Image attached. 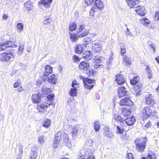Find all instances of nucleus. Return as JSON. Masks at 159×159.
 Masks as SVG:
<instances>
[{
  "mask_svg": "<svg viewBox=\"0 0 159 159\" xmlns=\"http://www.w3.org/2000/svg\"><path fill=\"white\" fill-rule=\"evenodd\" d=\"M147 139L146 137H144L140 139H137L135 140V143L136 144L137 150L141 152L144 151L146 148V145L147 142Z\"/></svg>",
  "mask_w": 159,
  "mask_h": 159,
  "instance_id": "obj_1",
  "label": "nucleus"
},
{
  "mask_svg": "<svg viewBox=\"0 0 159 159\" xmlns=\"http://www.w3.org/2000/svg\"><path fill=\"white\" fill-rule=\"evenodd\" d=\"M89 64L84 61L81 62L79 64V69L89 76L93 75L94 73L93 69H89Z\"/></svg>",
  "mask_w": 159,
  "mask_h": 159,
  "instance_id": "obj_2",
  "label": "nucleus"
},
{
  "mask_svg": "<svg viewBox=\"0 0 159 159\" xmlns=\"http://www.w3.org/2000/svg\"><path fill=\"white\" fill-rule=\"evenodd\" d=\"M142 112L143 117L145 118H148L152 116V111L150 107H145L142 110Z\"/></svg>",
  "mask_w": 159,
  "mask_h": 159,
  "instance_id": "obj_3",
  "label": "nucleus"
},
{
  "mask_svg": "<svg viewBox=\"0 0 159 159\" xmlns=\"http://www.w3.org/2000/svg\"><path fill=\"white\" fill-rule=\"evenodd\" d=\"M146 103L147 104L153 106L154 105L155 102L154 101V98L152 94L148 93L146 95L145 97Z\"/></svg>",
  "mask_w": 159,
  "mask_h": 159,
  "instance_id": "obj_4",
  "label": "nucleus"
},
{
  "mask_svg": "<svg viewBox=\"0 0 159 159\" xmlns=\"http://www.w3.org/2000/svg\"><path fill=\"white\" fill-rule=\"evenodd\" d=\"M136 120L135 117L132 116L131 117H129L124 120V126H132L133 125L135 122Z\"/></svg>",
  "mask_w": 159,
  "mask_h": 159,
  "instance_id": "obj_5",
  "label": "nucleus"
},
{
  "mask_svg": "<svg viewBox=\"0 0 159 159\" xmlns=\"http://www.w3.org/2000/svg\"><path fill=\"white\" fill-rule=\"evenodd\" d=\"M92 44L93 49H96L95 51L99 52L102 50V46L99 42L94 41L92 42Z\"/></svg>",
  "mask_w": 159,
  "mask_h": 159,
  "instance_id": "obj_6",
  "label": "nucleus"
},
{
  "mask_svg": "<svg viewBox=\"0 0 159 159\" xmlns=\"http://www.w3.org/2000/svg\"><path fill=\"white\" fill-rule=\"evenodd\" d=\"M119 104L120 105H126L129 106L133 105V102L129 98H125L121 99L119 102Z\"/></svg>",
  "mask_w": 159,
  "mask_h": 159,
  "instance_id": "obj_7",
  "label": "nucleus"
},
{
  "mask_svg": "<svg viewBox=\"0 0 159 159\" xmlns=\"http://www.w3.org/2000/svg\"><path fill=\"white\" fill-rule=\"evenodd\" d=\"M103 134L107 138L112 139L114 138L113 133L111 130H109V128L108 127H105L103 129Z\"/></svg>",
  "mask_w": 159,
  "mask_h": 159,
  "instance_id": "obj_8",
  "label": "nucleus"
},
{
  "mask_svg": "<svg viewBox=\"0 0 159 159\" xmlns=\"http://www.w3.org/2000/svg\"><path fill=\"white\" fill-rule=\"evenodd\" d=\"M142 85V83H140L135 86L132 90L133 93L136 96L140 95L141 94L140 91H141V86Z\"/></svg>",
  "mask_w": 159,
  "mask_h": 159,
  "instance_id": "obj_9",
  "label": "nucleus"
},
{
  "mask_svg": "<svg viewBox=\"0 0 159 159\" xmlns=\"http://www.w3.org/2000/svg\"><path fill=\"white\" fill-rule=\"evenodd\" d=\"M116 81L118 85H121L125 82V79L123 75L122 74H117L116 76Z\"/></svg>",
  "mask_w": 159,
  "mask_h": 159,
  "instance_id": "obj_10",
  "label": "nucleus"
},
{
  "mask_svg": "<svg viewBox=\"0 0 159 159\" xmlns=\"http://www.w3.org/2000/svg\"><path fill=\"white\" fill-rule=\"evenodd\" d=\"M118 96L120 97H122L127 95L128 92L126 91L125 88L123 86L119 87L118 89Z\"/></svg>",
  "mask_w": 159,
  "mask_h": 159,
  "instance_id": "obj_11",
  "label": "nucleus"
},
{
  "mask_svg": "<svg viewBox=\"0 0 159 159\" xmlns=\"http://www.w3.org/2000/svg\"><path fill=\"white\" fill-rule=\"evenodd\" d=\"M52 72V68L49 66L47 65L46 66L45 70L43 73V79L45 81L47 78V76Z\"/></svg>",
  "mask_w": 159,
  "mask_h": 159,
  "instance_id": "obj_12",
  "label": "nucleus"
},
{
  "mask_svg": "<svg viewBox=\"0 0 159 159\" xmlns=\"http://www.w3.org/2000/svg\"><path fill=\"white\" fill-rule=\"evenodd\" d=\"M113 119L119 123L120 125L124 126V120L121 116L117 114H114L113 116Z\"/></svg>",
  "mask_w": 159,
  "mask_h": 159,
  "instance_id": "obj_13",
  "label": "nucleus"
},
{
  "mask_svg": "<svg viewBox=\"0 0 159 159\" xmlns=\"http://www.w3.org/2000/svg\"><path fill=\"white\" fill-rule=\"evenodd\" d=\"M113 119L119 123L120 125L124 126V120L121 116L117 114H114L113 116Z\"/></svg>",
  "mask_w": 159,
  "mask_h": 159,
  "instance_id": "obj_14",
  "label": "nucleus"
},
{
  "mask_svg": "<svg viewBox=\"0 0 159 159\" xmlns=\"http://www.w3.org/2000/svg\"><path fill=\"white\" fill-rule=\"evenodd\" d=\"M136 9L135 10L136 12L140 16H144L146 12L143 6H138V4H137V7H135Z\"/></svg>",
  "mask_w": 159,
  "mask_h": 159,
  "instance_id": "obj_15",
  "label": "nucleus"
},
{
  "mask_svg": "<svg viewBox=\"0 0 159 159\" xmlns=\"http://www.w3.org/2000/svg\"><path fill=\"white\" fill-rule=\"evenodd\" d=\"M62 136L64 144L68 148H70L71 146V144L67 134L65 133H64L62 134Z\"/></svg>",
  "mask_w": 159,
  "mask_h": 159,
  "instance_id": "obj_16",
  "label": "nucleus"
},
{
  "mask_svg": "<svg viewBox=\"0 0 159 159\" xmlns=\"http://www.w3.org/2000/svg\"><path fill=\"white\" fill-rule=\"evenodd\" d=\"M82 57L85 61H89V60L91 59L92 58L93 56L90 51H87L84 53Z\"/></svg>",
  "mask_w": 159,
  "mask_h": 159,
  "instance_id": "obj_17",
  "label": "nucleus"
},
{
  "mask_svg": "<svg viewBox=\"0 0 159 159\" xmlns=\"http://www.w3.org/2000/svg\"><path fill=\"white\" fill-rule=\"evenodd\" d=\"M115 126L116 127V133L117 134H122L125 131V129H127L126 127L125 126H123L122 125H115Z\"/></svg>",
  "mask_w": 159,
  "mask_h": 159,
  "instance_id": "obj_18",
  "label": "nucleus"
},
{
  "mask_svg": "<svg viewBox=\"0 0 159 159\" xmlns=\"http://www.w3.org/2000/svg\"><path fill=\"white\" fill-rule=\"evenodd\" d=\"M93 7H95L96 8L97 10L98 9L99 10H101L103 8L104 5L101 0H96L95 1V5Z\"/></svg>",
  "mask_w": 159,
  "mask_h": 159,
  "instance_id": "obj_19",
  "label": "nucleus"
},
{
  "mask_svg": "<svg viewBox=\"0 0 159 159\" xmlns=\"http://www.w3.org/2000/svg\"><path fill=\"white\" fill-rule=\"evenodd\" d=\"M24 146L21 144L18 145L19 152L17 155V159H21L22 157V155L24 150Z\"/></svg>",
  "mask_w": 159,
  "mask_h": 159,
  "instance_id": "obj_20",
  "label": "nucleus"
},
{
  "mask_svg": "<svg viewBox=\"0 0 159 159\" xmlns=\"http://www.w3.org/2000/svg\"><path fill=\"white\" fill-rule=\"evenodd\" d=\"M50 105L49 104H47L46 105H44V104L38 105L37 107V109L39 111L43 112Z\"/></svg>",
  "mask_w": 159,
  "mask_h": 159,
  "instance_id": "obj_21",
  "label": "nucleus"
},
{
  "mask_svg": "<svg viewBox=\"0 0 159 159\" xmlns=\"http://www.w3.org/2000/svg\"><path fill=\"white\" fill-rule=\"evenodd\" d=\"M137 2L138 0H126L127 4L131 8H134L137 7V4H138L135 2Z\"/></svg>",
  "mask_w": 159,
  "mask_h": 159,
  "instance_id": "obj_22",
  "label": "nucleus"
},
{
  "mask_svg": "<svg viewBox=\"0 0 159 159\" xmlns=\"http://www.w3.org/2000/svg\"><path fill=\"white\" fill-rule=\"evenodd\" d=\"M40 97L38 94H34L32 95V99L34 103L37 104L40 102Z\"/></svg>",
  "mask_w": 159,
  "mask_h": 159,
  "instance_id": "obj_23",
  "label": "nucleus"
},
{
  "mask_svg": "<svg viewBox=\"0 0 159 159\" xmlns=\"http://www.w3.org/2000/svg\"><path fill=\"white\" fill-rule=\"evenodd\" d=\"M48 81L50 83L53 84H56L57 82V79L54 75H52L49 76L48 79Z\"/></svg>",
  "mask_w": 159,
  "mask_h": 159,
  "instance_id": "obj_24",
  "label": "nucleus"
},
{
  "mask_svg": "<svg viewBox=\"0 0 159 159\" xmlns=\"http://www.w3.org/2000/svg\"><path fill=\"white\" fill-rule=\"evenodd\" d=\"M14 57V56L11 52H6V56L5 57V61H11L12 59Z\"/></svg>",
  "mask_w": 159,
  "mask_h": 159,
  "instance_id": "obj_25",
  "label": "nucleus"
},
{
  "mask_svg": "<svg viewBox=\"0 0 159 159\" xmlns=\"http://www.w3.org/2000/svg\"><path fill=\"white\" fill-rule=\"evenodd\" d=\"M70 34V38L71 40L73 42H75L77 41L80 38L78 34L74 33H69Z\"/></svg>",
  "mask_w": 159,
  "mask_h": 159,
  "instance_id": "obj_26",
  "label": "nucleus"
},
{
  "mask_svg": "<svg viewBox=\"0 0 159 159\" xmlns=\"http://www.w3.org/2000/svg\"><path fill=\"white\" fill-rule=\"evenodd\" d=\"M122 112L123 116L126 117L131 114V111L128 108H123L122 110Z\"/></svg>",
  "mask_w": 159,
  "mask_h": 159,
  "instance_id": "obj_27",
  "label": "nucleus"
},
{
  "mask_svg": "<svg viewBox=\"0 0 159 159\" xmlns=\"http://www.w3.org/2000/svg\"><path fill=\"white\" fill-rule=\"evenodd\" d=\"M75 51V52L77 54L81 53L83 51V48L82 45L80 44L76 45Z\"/></svg>",
  "mask_w": 159,
  "mask_h": 159,
  "instance_id": "obj_28",
  "label": "nucleus"
},
{
  "mask_svg": "<svg viewBox=\"0 0 159 159\" xmlns=\"http://www.w3.org/2000/svg\"><path fill=\"white\" fill-rule=\"evenodd\" d=\"M52 0H42L40 1V3L43 4L44 7H48L50 4L52 2Z\"/></svg>",
  "mask_w": 159,
  "mask_h": 159,
  "instance_id": "obj_29",
  "label": "nucleus"
},
{
  "mask_svg": "<svg viewBox=\"0 0 159 159\" xmlns=\"http://www.w3.org/2000/svg\"><path fill=\"white\" fill-rule=\"evenodd\" d=\"M77 87H72L70 90V94L71 96H76L77 95Z\"/></svg>",
  "mask_w": 159,
  "mask_h": 159,
  "instance_id": "obj_30",
  "label": "nucleus"
},
{
  "mask_svg": "<svg viewBox=\"0 0 159 159\" xmlns=\"http://www.w3.org/2000/svg\"><path fill=\"white\" fill-rule=\"evenodd\" d=\"M33 6L32 3L30 1H28L24 4L25 7L29 10L32 9Z\"/></svg>",
  "mask_w": 159,
  "mask_h": 159,
  "instance_id": "obj_31",
  "label": "nucleus"
},
{
  "mask_svg": "<svg viewBox=\"0 0 159 159\" xmlns=\"http://www.w3.org/2000/svg\"><path fill=\"white\" fill-rule=\"evenodd\" d=\"M94 128L96 132H98L99 131L100 128V123L98 121H95L93 122Z\"/></svg>",
  "mask_w": 159,
  "mask_h": 159,
  "instance_id": "obj_32",
  "label": "nucleus"
},
{
  "mask_svg": "<svg viewBox=\"0 0 159 159\" xmlns=\"http://www.w3.org/2000/svg\"><path fill=\"white\" fill-rule=\"evenodd\" d=\"M46 137L43 135H40L38 138V141L41 144H43L46 140Z\"/></svg>",
  "mask_w": 159,
  "mask_h": 159,
  "instance_id": "obj_33",
  "label": "nucleus"
},
{
  "mask_svg": "<svg viewBox=\"0 0 159 159\" xmlns=\"http://www.w3.org/2000/svg\"><path fill=\"white\" fill-rule=\"evenodd\" d=\"M5 43L7 49L10 47L14 48L17 46L14 43L10 41H7Z\"/></svg>",
  "mask_w": 159,
  "mask_h": 159,
  "instance_id": "obj_34",
  "label": "nucleus"
},
{
  "mask_svg": "<svg viewBox=\"0 0 159 159\" xmlns=\"http://www.w3.org/2000/svg\"><path fill=\"white\" fill-rule=\"evenodd\" d=\"M83 42V45L85 47H86L88 44L91 43V39L89 38H86L84 39Z\"/></svg>",
  "mask_w": 159,
  "mask_h": 159,
  "instance_id": "obj_35",
  "label": "nucleus"
},
{
  "mask_svg": "<svg viewBox=\"0 0 159 159\" xmlns=\"http://www.w3.org/2000/svg\"><path fill=\"white\" fill-rule=\"evenodd\" d=\"M51 123V121L50 120L46 119L44 121L42 125L43 127L48 128L50 125Z\"/></svg>",
  "mask_w": 159,
  "mask_h": 159,
  "instance_id": "obj_36",
  "label": "nucleus"
},
{
  "mask_svg": "<svg viewBox=\"0 0 159 159\" xmlns=\"http://www.w3.org/2000/svg\"><path fill=\"white\" fill-rule=\"evenodd\" d=\"M139 81V77L138 76H136L133 79L130 80V83L131 84L133 85L137 84Z\"/></svg>",
  "mask_w": 159,
  "mask_h": 159,
  "instance_id": "obj_37",
  "label": "nucleus"
},
{
  "mask_svg": "<svg viewBox=\"0 0 159 159\" xmlns=\"http://www.w3.org/2000/svg\"><path fill=\"white\" fill-rule=\"evenodd\" d=\"M5 50L7 51L8 50H10L9 49H7L6 47V43H0V51Z\"/></svg>",
  "mask_w": 159,
  "mask_h": 159,
  "instance_id": "obj_38",
  "label": "nucleus"
},
{
  "mask_svg": "<svg viewBox=\"0 0 159 159\" xmlns=\"http://www.w3.org/2000/svg\"><path fill=\"white\" fill-rule=\"evenodd\" d=\"M123 61L124 62L125 61L126 62V65H130L132 63V62L131 60L128 58L127 56H125L123 57Z\"/></svg>",
  "mask_w": 159,
  "mask_h": 159,
  "instance_id": "obj_39",
  "label": "nucleus"
},
{
  "mask_svg": "<svg viewBox=\"0 0 159 159\" xmlns=\"http://www.w3.org/2000/svg\"><path fill=\"white\" fill-rule=\"evenodd\" d=\"M88 33L89 31L88 30L86 29H84V30H83V31L81 32V33L80 34H78L79 36V37L80 38H83L87 35L88 34Z\"/></svg>",
  "mask_w": 159,
  "mask_h": 159,
  "instance_id": "obj_40",
  "label": "nucleus"
},
{
  "mask_svg": "<svg viewBox=\"0 0 159 159\" xmlns=\"http://www.w3.org/2000/svg\"><path fill=\"white\" fill-rule=\"evenodd\" d=\"M77 28V25L75 23H73L71 24L69 26V30L71 31L75 30Z\"/></svg>",
  "mask_w": 159,
  "mask_h": 159,
  "instance_id": "obj_41",
  "label": "nucleus"
},
{
  "mask_svg": "<svg viewBox=\"0 0 159 159\" xmlns=\"http://www.w3.org/2000/svg\"><path fill=\"white\" fill-rule=\"evenodd\" d=\"M24 28L23 24L22 23H18L17 24V31L20 32L22 31Z\"/></svg>",
  "mask_w": 159,
  "mask_h": 159,
  "instance_id": "obj_42",
  "label": "nucleus"
},
{
  "mask_svg": "<svg viewBox=\"0 0 159 159\" xmlns=\"http://www.w3.org/2000/svg\"><path fill=\"white\" fill-rule=\"evenodd\" d=\"M78 132V129L77 127H74L72 131V136L73 137H75L77 135Z\"/></svg>",
  "mask_w": 159,
  "mask_h": 159,
  "instance_id": "obj_43",
  "label": "nucleus"
},
{
  "mask_svg": "<svg viewBox=\"0 0 159 159\" xmlns=\"http://www.w3.org/2000/svg\"><path fill=\"white\" fill-rule=\"evenodd\" d=\"M84 87L85 88L88 89H91L93 87V84H88L85 82L84 80Z\"/></svg>",
  "mask_w": 159,
  "mask_h": 159,
  "instance_id": "obj_44",
  "label": "nucleus"
},
{
  "mask_svg": "<svg viewBox=\"0 0 159 159\" xmlns=\"http://www.w3.org/2000/svg\"><path fill=\"white\" fill-rule=\"evenodd\" d=\"M141 22L142 24L144 25L149 24L150 23L149 20L147 18H144L141 20Z\"/></svg>",
  "mask_w": 159,
  "mask_h": 159,
  "instance_id": "obj_45",
  "label": "nucleus"
},
{
  "mask_svg": "<svg viewBox=\"0 0 159 159\" xmlns=\"http://www.w3.org/2000/svg\"><path fill=\"white\" fill-rule=\"evenodd\" d=\"M6 53L4 52L3 53L0 54V61H5V57L6 56Z\"/></svg>",
  "mask_w": 159,
  "mask_h": 159,
  "instance_id": "obj_46",
  "label": "nucleus"
},
{
  "mask_svg": "<svg viewBox=\"0 0 159 159\" xmlns=\"http://www.w3.org/2000/svg\"><path fill=\"white\" fill-rule=\"evenodd\" d=\"M97 10V9L95 7H92L91 8V10L89 12L90 15L92 16H93L94 15V12L96 11Z\"/></svg>",
  "mask_w": 159,
  "mask_h": 159,
  "instance_id": "obj_47",
  "label": "nucleus"
},
{
  "mask_svg": "<svg viewBox=\"0 0 159 159\" xmlns=\"http://www.w3.org/2000/svg\"><path fill=\"white\" fill-rule=\"evenodd\" d=\"M37 156V153L31 152L30 158L31 159H35Z\"/></svg>",
  "mask_w": 159,
  "mask_h": 159,
  "instance_id": "obj_48",
  "label": "nucleus"
},
{
  "mask_svg": "<svg viewBox=\"0 0 159 159\" xmlns=\"http://www.w3.org/2000/svg\"><path fill=\"white\" fill-rule=\"evenodd\" d=\"M120 51L121 55H123L126 52L125 47V46H123L120 47Z\"/></svg>",
  "mask_w": 159,
  "mask_h": 159,
  "instance_id": "obj_49",
  "label": "nucleus"
},
{
  "mask_svg": "<svg viewBox=\"0 0 159 159\" xmlns=\"http://www.w3.org/2000/svg\"><path fill=\"white\" fill-rule=\"evenodd\" d=\"M84 154L86 156L89 157V156H90V154L91 153V151L89 149H84Z\"/></svg>",
  "mask_w": 159,
  "mask_h": 159,
  "instance_id": "obj_50",
  "label": "nucleus"
},
{
  "mask_svg": "<svg viewBox=\"0 0 159 159\" xmlns=\"http://www.w3.org/2000/svg\"><path fill=\"white\" fill-rule=\"evenodd\" d=\"M84 26L82 25H80L79 27L77 28V30H78V32H80L82 30H84L85 29Z\"/></svg>",
  "mask_w": 159,
  "mask_h": 159,
  "instance_id": "obj_51",
  "label": "nucleus"
},
{
  "mask_svg": "<svg viewBox=\"0 0 159 159\" xmlns=\"http://www.w3.org/2000/svg\"><path fill=\"white\" fill-rule=\"evenodd\" d=\"M79 84V83H77V81L74 80L71 84V86L72 87H77V86Z\"/></svg>",
  "mask_w": 159,
  "mask_h": 159,
  "instance_id": "obj_52",
  "label": "nucleus"
},
{
  "mask_svg": "<svg viewBox=\"0 0 159 159\" xmlns=\"http://www.w3.org/2000/svg\"><path fill=\"white\" fill-rule=\"evenodd\" d=\"M42 90L43 93L47 94L49 90V89L47 88L46 87H43L42 88Z\"/></svg>",
  "mask_w": 159,
  "mask_h": 159,
  "instance_id": "obj_53",
  "label": "nucleus"
},
{
  "mask_svg": "<svg viewBox=\"0 0 159 159\" xmlns=\"http://www.w3.org/2000/svg\"><path fill=\"white\" fill-rule=\"evenodd\" d=\"M95 61L94 63H95V64H101V61L100 58H99V57H95Z\"/></svg>",
  "mask_w": 159,
  "mask_h": 159,
  "instance_id": "obj_54",
  "label": "nucleus"
},
{
  "mask_svg": "<svg viewBox=\"0 0 159 159\" xmlns=\"http://www.w3.org/2000/svg\"><path fill=\"white\" fill-rule=\"evenodd\" d=\"M86 81L87 83L91 84H93L94 82V80L89 79H87Z\"/></svg>",
  "mask_w": 159,
  "mask_h": 159,
  "instance_id": "obj_55",
  "label": "nucleus"
},
{
  "mask_svg": "<svg viewBox=\"0 0 159 159\" xmlns=\"http://www.w3.org/2000/svg\"><path fill=\"white\" fill-rule=\"evenodd\" d=\"M93 142L92 139L90 138H88L86 142V143L89 146H90L92 145Z\"/></svg>",
  "mask_w": 159,
  "mask_h": 159,
  "instance_id": "obj_56",
  "label": "nucleus"
},
{
  "mask_svg": "<svg viewBox=\"0 0 159 159\" xmlns=\"http://www.w3.org/2000/svg\"><path fill=\"white\" fill-rule=\"evenodd\" d=\"M61 131H58L56 134L55 138L61 139Z\"/></svg>",
  "mask_w": 159,
  "mask_h": 159,
  "instance_id": "obj_57",
  "label": "nucleus"
},
{
  "mask_svg": "<svg viewBox=\"0 0 159 159\" xmlns=\"http://www.w3.org/2000/svg\"><path fill=\"white\" fill-rule=\"evenodd\" d=\"M87 157V156H85L84 155H83L80 154L78 156L77 159H86V158Z\"/></svg>",
  "mask_w": 159,
  "mask_h": 159,
  "instance_id": "obj_58",
  "label": "nucleus"
},
{
  "mask_svg": "<svg viewBox=\"0 0 159 159\" xmlns=\"http://www.w3.org/2000/svg\"><path fill=\"white\" fill-rule=\"evenodd\" d=\"M147 159H155V156L153 154H148L147 156Z\"/></svg>",
  "mask_w": 159,
  "mask_h": 159,
  "instance_id": "obj_59",
  "label": "nucleus"
},
{
  "mask_svg": "<svg viewBox=\"0 0 159 159\" xmlns=\"http://www.w3.org/2000/svg\"><path fill=\"white\" fill-rule=\"evenodd\" d=\"M85 2L87 5H89L93 3L94 0H85Z\"/></svg>",
  "mask_w": 159,
  "mask_h": 159,
  "instance_id": "obj_60",
  "label": "nucleus"
},
{
  "mask_svg": "<svg viewBox=\"0 0 159 159\" xmlns=\"http://www.w3.org/2000/svg\"><path fill=\"white\" fill-rule=\"evenodd\" d=\"M31 152L37 153L38 152L37 148L36 146L33 147L32 148Z\"/></svg>",
  "mask_w": 159,
  "mask_h": 159,
  "instance_id": "obj_61",
  "label": "nucleus"
},
{
  "mask_svg": "<svg viewBox=\"0 0 159 159\" xmlns=\"http://www.w3.org/2000/svg\"><path fill=\"white\" fill-rule=\"evenodd\" d=\"M54 98V95L52 94H49L47 96V98L50 100H52Z\"/></svg>",
  "mask_w": 159,
  "mask_h": 159,
  "instance_id": "obj_62",
  "label": "nucleus"
},
{
  "mask_svg": "<svg viewBox=\"0 0 159 159\" xmlns=\"http://www.w3.org/2000/svg\"><path fill=\"white\" fill-rule=\"evenodd\" d=\"M127 157L128 159H134L133 155L131 153H128Z\"/></svg>",
  "mask_w": 159,
  "mask_h": 159,
  "instance_id": "obj_63",
  "label": "nucleus"
},
{
  "mask_svg": "<svg viewBox=\"0 0 159 159\" xmlns=\"http://www.w3.org/2000/svg\"><path fill=\"white\" fill-rule=\"evenodd\" d=\"M155 19L157 20H159V11L156 13Z\"/></svg>",
  "mask_w": 159,
  "mask_h": 159,
  "instance_id": "obj_64",
  "label": "nucleus"
}]
</instances>
